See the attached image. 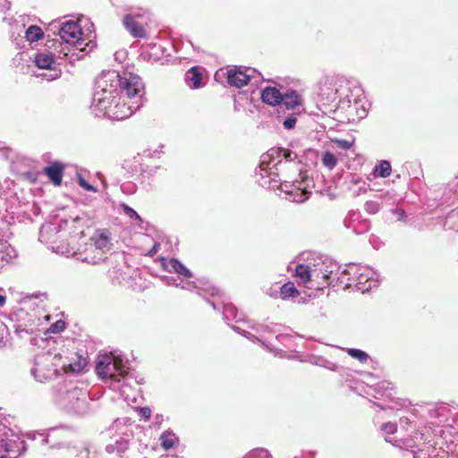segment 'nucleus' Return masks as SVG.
Returning <instances> with one entry per match:
<instances>
[{
    "instance_id": "obj_44",
    "label": "nucleus",
    "mask_w": 458,
    "mask_h": 458,
    "mask_svg": "<svg viewBox=\"0 0 458 458\" xmlns=\"http://www.w3.org/2000/svg\"><path fill=\"white\" fill-rule=\"evenodd\" d=\"M401 428L408 430L410 427L416 428L415 421L409 416H403L399 420Z\"/></svg>"
},
{
    "instance_id": "obj_27",
    "label": "nucleus",
    "mask_w": 458,
    "mask_h": 458,
    "mask_svg": "<svg viewBox=\"0 0 458 458\" xmlns=\"http://www.w3.org/2000/svg\"><path fill=\"white\" fill-rule=\"evenodd\" d=\"M202 74L198 66L191 67L185 74V82L191 89L201 87Z\"/></svg>"
},
{
    "instance_id": "obj_9",
    "label": "nucleus",
    "mask_w": 458,
    "mask_h": 458,
    "mask_svg": "<svg viewBox=\"0 0 458 458\" xmlns=\"http://www.w3.org/2000/svg\"><path fill=\"white\" fill-rule=\"evenodd\" d=\"M208 302L212 306L215 310L221 311L224 316L225 321L229 325V322L233 321L235 323L242 322L247 325L248 321L245 320V315L243 312L239 311L238 309L232 303L227 302L224 299L223 293L219 290V294L215 297L208 299Z\"/></svg>"
},
{
    "instance_id": "obj_34",
    "label": "nucleus",
    "mask_w": 458,
    "mask_h": 458,
    "mask_svg": "<svg viewBox=\"0 0 458 458\" xmlns=\"http://www.w3.org/2000/svg\"><path fill=\"white\" fill-rule=\"evenodd\" d=\"M392 172L391 164L388 160H381L373 169L375 177L386 178L390 176Z\"/></svg>"
},
{
    "instance_id": "obj_2",
    "label": "nucleus",
    "mask_w": 458,
    "mask_h": 458,
    "mask_svg": "<svg viewBox=\"0 0 458 458\" xmlns=\"http://www.w3.org/2000/svg\"><path fill=\"white\" fill-rule=\"evenodd\" d=\"M256 178L264 188L280 187L290 200L297 203L307 200L314 186L313 180L302 170L299 155L284 148H272L261 156Z\"/></svg>"
},
{
    "instance_id": "obj_37",
    "label": "nucleus",
    "mask_w": 458,
    "mask_h": 458,
    "mask_svg": "<svg viewBox=\"0 0 458 458\" xmlns=\"http://www.w3.org/2000/svg\"><path fill=\"white\" fill-rule=\"evenodd\" d=\"M44 37L42 29L37 25H30L25 32V38L30 42H35Z\"/></svg>"
},
{
    "instance_id": "obj_43",
    "label": "nucleus",
    "mask_w": 458,
    "mask_h": 458,
    "mask_svg": "<svg viewBox=\"0 0 458 458\" xmlns=\"http://www.w3.org/2000/svg\"><path fill=\"white\" fill-rule=\"evenodd\" d=\"M163 146H160V149H145L141 154L145 159L148 158H160L163 154Z\"/></svg>"
},
{
    "instance_id": "obj_24",
    "label": "nucleus",
    "mask_w": 458,
    "mask_h": 458,
    "mask_svg": "<svg viewBox=\"0 0 458 458\" xmlns=\"http://www.w3.org/2000/svg\"><path fill=\"white\" fill-rule=\"evenodd\" d=\"M45 174L55 185H60L64 174V166L59 162H54L44 168Z\"/></svg>"
},
{
    "instance_id": "obj_5",
    "label": "nucleus",
    "mask_w": 458,
    "mask_h": 458,
    "mask_svg": "<svg viewBox=\"0 0 458 458\" xmlns=\"http://www.w3.org/2000/svg\"><path fill=\"white\" fill-rule=\"evenodd\" d=\"M81 35V28L73 21L64 22L59 29V36L62 40L74 47L69 50V52H71L70 59L72 61L80 60L86 53H89L94 47L92 41L84 43Z\"/></svg>"
},
{
    "instance_id": "obj_33",
    "label": "nucleus",
    "mask_w": 458,
    "mask_h": 458,
    "mask_svg": "<svg viewBox=\"0 0 458 458\" xmlns=\"http://www.w3.org/2000/svg\"><path fill=\"white\" fill-rule=\"evenodd\" d=\"M247 327L255 331L258 335H259V338H260L261 341H265V342H267V341L262 339L263 334H266V333L276 334L278 332V330L276 328H274L268 325L256 324V323H251L250 321H248V323H247ZM256 336L258 337V335H256Z\"/></svg>"
},
{
    "instance_id": "obj_32",
    "label": "nucleus",
    "mask_w": 458,
    "mask_h": 458,
    "mask_svg": "<svg viewBox=\"0 0 458 458\" xmlns=\"http://www.w3.org/2000/svg\"><path fill=\"white\" fill-rule=\"evenodd\" d=\"M386 441L401 449L412 451L413 448L417 447L416 437L412 436L394 440V442H392L389 438L386 437Z\"/></svg>"
},
{
    "instance_id": "obj_51",
    "label": "nucleus",
    "mask_w": 458,
    "mask_h": 458,
    "mask_svg": "<svg viewBox=\"0 0 458 458\" xmlns=\"http://www.w3.org/2000/svg\"><path fill=\"white\" fill-rule=\"evenodd\" d=\"M77 458H98V455L96 452H92L89 448H84L80 452Z\"/></svg>"
},
{
    "instance_id": "obj_58",
    "label": "nucleus",
    "mask_w": 458,
    "mask_h": 458,
    "mask_svg": "<svg viewBox=\"0 0 458 458\" xmlns=\"http://www.w3.org/2000/svg\"><path fill=\"white\" fill-rule=\"evenodd\" d=\"M443 410L442 409H435V410H432L430 411V415L433 417V416H438L440 415L441 411Z\"/></svg>"
},
{
    "instance_id": "obj_8",
    "label": "nucleus",
    "mask_w": 458,
    "mask_h": 458,
    "mask_svg": "<svg viewBox=\"0 0 458 458\" xmlns=\"http://www.w3.org/2000/svg\"><path fill=\"white\" fill-rule=\"evenodd\" d=\"M64 359L62 353L48 352L38 355L35 365L31 369V374L37 381L51 380L58 374V367H61L60 360Z\"/></svg>"
},
{
    "instance_id": "obj_54",
    "label": "nucleus",
    "mask_w": 458,
    "mask_h": 458,
    "mask_svg": "<svg viewBox=\"0 0 458 458\" xmlns=\"http://www.w3.org/2000/svg\"><path fill=\"white\" fill-rule=\"evenodd\" d=\"M1 11L5 13L11 7V4L7 0H0Z\"/></svg>"
},
{
    "instance_id": "obj_62",
    "label": "nucleus",
    "mask_w": 458,
    "mask_h": 458,
    "mask_svg": "<svg viewBox=\"0 0 458 458\" xmlns=\"http://www.w3.org/2000/svg\"><path fill=\"white\" fill-rule=\"evenodd\" d=\"M4 143L0 141V150L4 149Z\"/></svg>"
},
{
    "instance_id": "obj_12",
    "label": "nucleus",
    "mask_w": 458,
    "mask_h": 458,
    "mask_svg": "<svg viewBox=\"0 0 458 458\" xmlns=\"http://www.w3.org/2000/svg\"><path fill=\"white\" fill-rule=\"evenodd\" d=\"M347 273L357 274L355 288L358 291L364 293L376 286V280H374L376 272L368 267H359L355 264H349Z\"/></svg>"
},
{
    "instance_id": "obj_7",
    "label": "nucleus",
    "mask_w": 458,
    "mask_h": 458,
    "mask_svg": "<svg viewBox=\"0 0 458 458\" xmlns=\"http://www.w3.org/2000/svg\"><path fill=\"white\" fill-rule=\"evenodd\" d=\"M232 329L236 333L243 335L250 341L253 343H261L263 346L268 349L270 352H273L275 355L279 357H285L286 352H295L296 344L294 343V335L290 334H277L276 335V341L278 343V345H276L272 343L261 341L260 338L257 337L252 333L247 331L244 328H242L239 326H231Z\"/></svg>"
},
{
    "instance_id": "obj_35",
    "label": "nucleus",
    "mask_w": 458,
    "mask_h": 458,
    "mask_svg": "<svg viewBox=\"0 0 458 458\" xmlns=\"http://www.w3.org/2000/svg\"><path fill=\"white\" fill-rule=\"evenodd\" d=\"M301 113L299 111L292 112L288 114H284L283 113L281 115H283L279 119V122L282 123L284 128L285 130H292L295 127L296 122H297V115L301 114Z\"/></svg>"
},
{
    "instance_id": "obj_64",
    "label": "nucleus",
    "mask_w": 458,
    "mask_h": 458,
    "mask_svg": "<svg viewBox=\"0 0 458 458\" xmlns=\"http://www.w3.org/2000/svg\"><path fill=\"white\" fill-rule=\"evenodd\" d=\"M411 416H412V417H415V416H416V414H415V410L411 412Z\"/></svg>"
},
{
    "instance_id": "obj_63",
    "label": "nucleus",
    "mask_w": 458,
    "mask_h": 458,
    "mask_svg": "<svg viewBox=\"0 0 458 458\" xmlns=\"http://www.w3.org/2000/svg\"><path fill=\"white\" fill-rule=\"evenodd\" d=\"M157 168H158V166H155V169H154V170H153V169H151V170H150V172H149V174H152V173H153V172H155Z\"/></svg>"
},
{
    "instance_id": "obj_61",
    "label": "nucleus",
    "mask_w": 458,
    "mask_h": 458,
    "mask_svg": "<svg viewBox=\"0 0 458 458\" xmlns=\"http://www.w3.org/2000/svg\"><path fill=\"white\" fill-rule=\"evenodd\" d=\"M79 221H80V218L77 216L76 218H74V219L72 220V223H76V222H79Z\"/></svg>"
},
{
    "instance_id": "obj_47",
    "label": "nucleus",
    "mask_w": 458,
    "mask_h": 458,
    "mask_svg": "<svg viewBox=\"0 0 458 458\" xmlns=\"http://www.w3.org/2000/svg\"><path fill=\"white\" fill-rule=\"evenodd\" d=\"M78 184L88 191L96 192L97 189L88 182L81 174L78 175Z\"/></svg>"
},
{
    "instance_id": "obj_36",
    "label": "nucleus",
    "mask_w": 458,
    "mask_h": 458,
    "mask_svg": "<svg viewBox=\"0 0 458 458\" xmlns=\"http://www.w3.org/2000/svg\"><path fill=\"white\" fill-rule=\"evenodd\" d=\"M310 362L314 365L323 367V368L327 369L332 371H337L339 369V366L336 363L332 362L321 356L311 357L310 360Z\"/></svg>"
},
{
    "instance_id": "obj_26",
    "label": "nucleus",
    "mask_w": 458,
    "mask_h": 458,
    "mask_svg": "<svg viewBox=\"0 0 458 458\" xmlns=\"http://www.w3.org/2000/svg\"><path fill=\"white\" fill-rule=\"evenodd\" d=\"M312 286H308L310 289H323V268L321 267V259H318L313 265H310Z\"/></svg>"
},
{
    "instance_id": "obj_57",
    "label": "nucleus",
    "mask_w": 458,
    "mask_h": 458,
    "mask_svg": "<svg viewBox=\"0 0 458 458\" xmlns=\"http://www.w3.org/2000/svg\"><path fill=\"white\" fill-rule=\"evenodd\" d=\"M267 293L271 296V297H275L276 298L277 296H279V292L276 290V289H272L270 288Z\"/></svg>"
},
{
    "instance_id": "obj_23",
    "label": "nucleus",
    "mask_w": 458,
    "mask_h": 458,
    "mask_svg": "<svg viewBox=\"0 0 458 458\" xmlns=\"http://www.w3.org/2000/svg\"><path fill=\"white\" fill-rule=\"evenodd\" d=\"M293 276L300 284H303L307 287L312 286L310 264H298L294 268Z\"/></svg>"
},
{
    "instance_id": "obj_60",
    "label": "nucleus",
    "mask_w": 458,
    "mask_h": 458,
    "mask_svg": "<svg viewBox=\"0 0 458 458\" xmlns=\"http://www.w3.org/2000/svg\"><path fill=\"white\" fill-rule=\"evenodd\" d=\"M55 344H60V343H63L64 340H63V337L62 336H56L54 338L53 340Z\"/></svg>"
},
{
    "instance_id": "obj_14",
    "label": "nucleus",
    "mask_w": 458,
    "mask_h": 458,
    "mask_svg": "<svg viewBox=\"0 0 458 458\" xmlns=\"http://www.w3.org/2000/svg\"><path fill=\"white\" fill-rule=\"evenodd\" d=\"M181 289L187 290V291H197V293L205 299L208 301V299H210V297H215L216 294H219V289L213 285L208 281L204 280H198L196 282L192 281H182L181 284H179V286Z\"/></svg>"
},
{
    "instance_id": "obj_3",
    "label": "nucleus",
    "mask_w": 458,
    "mask_h": 458,
    "mask_svg": "<svg viewBox=\"0 0 458 458\" xmlns=\"http://www.w3.org/2000/svg\"><path fill=\"white\" fill-rule=\"evenodd\" d=\"M353 90L345 84H327L325 83L320 88L319 98L324 105L332 106L335 108V111L345 110L349 114H352L353 111L358 109L359 100L352 97Z\"/></svg>"
},
{
    "instance_id": "obj_29",
    "label": "nucleus",
    "mask_w": 458,
    "mask_h": 458,
    "mask_svg": "<svg viewBox=\"0 0 458 458\" xmlns=\"http://www.w3.org/2000/svg\"><path fill=\"white\" fill-rule=\"evenodd\" d=\"M347 270L348 267L341 272H337V275L334 279V284L331 285L333 288H342L345 290L352 286V279L351 276H348L349 273H347Z\"/></svg>"
},
{
    "instance_id": "obj_56",
    "label": "nucleus",
    "mask_w": 458,
    "mask_h": 458,
    "mask_svg": "<svg viewBox=\"0 0 458 458\" xmlns=\"http://www.w3.org/2000/svg\"><path fill=\"white\" fill-rule=\"evenodd\" d=\"M6 302V296L4 290L0 288V308L3 307Z\"/></svg>"
},
{
    "instance_id": "obj_39",
    "label": "nucleus",
    "mask_w": 458,
    "mask_h": 458,
    "mask_svg": "<svg viewBox=\"0 0 458 458\" xmlns=\"http://www.w3.org/2000/svg\"><path fill=\"white\" fill-rule=\"evenodd\" d=\"M38 323H35V320H33L32 324L27 325V324H18L16 326V333L19 335H21L22 333L30 334L33 335L36 333Z\"/></svg>"
},
{
    "instance_id": "obj_46",
    "label": "nucleus",
    "mask_w": 458,
    "mask_h": 458,
    "mask_svg": "<svg viewBox=\"0 0 458 458\" xmlns=\"http://www.w3.org/2000/svg\"><path fill=\"white\" fill-rule=\"evenodd\" d=\"M161 445L165 449L168 450L174 446V437L172 435L169 434H163L161 436Z\"/></svg>"
},
{
    "instance_id": "obj_16",
    "label": "nucleus",
    "mask_w": 458,
    "mask_h": 458,
    "mask_svg": "<svg viewBox=\"0 0 458 458\" xmlns=\"http://www.w3.org/2000/svg\"><path fill=\"white\" fill-rule=\"evenodd\" d=\"M72 356L71 358L65 357L63 360H60L61 362V368L65 372H74L79 373L83 370V369L87 366V359L78 352H73L72 354Z\"/></svg>"
},
{
    "instance_id": "obj_48",
    "label": "nucleus",
    "mask_w": 458,
    "mask_h": 458,
    "mask_svg": "<svg viewBox=\"0 0 458 458\" xmlns=\"http://www.w3.org/2000/svg\"><path fill=\"white\" fill-rule=\"evenodd\" d=\"M381 430L386 434L392 435L397 431V425L393 422H386L381 425Z\"/></svg>"
},
{
    "instance_id": "obj_6",
    "label": "nucleus",
    "mask_w": 458,
    "mask_h": 458,
    "mask_svg": "<svg viewBox=\"0 0 458 458\" xmlns=\"http://www.w3.org/2000/svg\"><path fill=\"white\" fill-rule=\"evenodd\" d=\"M95 369L101 378H109L117 383L125 382L129 377L128 368L123 358L114 354L98 356Z\"/></svg>"
},
{
    "instance_id": "obj_22",
    "label": "nucleus",
    "mask_w": 458,
    "mask_h": 458,
    "mask_svg": "<svg viewBox=\"0 0 458 458\" xmlns=\"http://www.w3.org/2000/svg\"><path fill=\"white\" fill-rule=\"evenodd\" d=\"M4 428L2 423H0V431ZM15 442L5 439L0 433V458H16L18 450L14 449Z\"/></svg>"
},
{
    "instance_id": "obj_17",
    "label": "nucleus",
    "mask_w": 458,
    "mask_h": 458,
    "mask_svg": "<svg viewBox=\"0 0 458 458\" xmlns=\"http://www.w3.org/2000/svg\"><path fill=\"white\" fill-rule=\"evenodd\" d=\"M123 24L133 38H145L147 31L142 24L136 21L131 13L124 15Z\"/></svg>"
},
{
    "instance_id": "obj_31",
    "label": "nucleus",
    "mask_w": 458,
    "mask_h": 458,
    "mask_svg": "<svg viewBox=\"0 0 458 458\" xmlns=\"http://www.w3.org/2000/svg\"><path fill=\"white\" fill-rule=\"evenodd\" d=\"M387 195H389L388 192H385V193L381 192L378 196H377V199L366 201L364 204V209L366 210V212L370 215L377 214L382 207L383 196H387Z\"/></svg>"
},
{
    "instance_id": "obj_38",
    "label": "nucleus",
    "mask_w": 458,
    "mask_h": 458,
    "mask_svg": "<svg viewBox=\"0 0 458 458\" xmlns=\"http://www.w3.org/2000/svg\"><path fill=\"white\" fill-rule=\"evenodd\" d=\"M321 161H322L323 165L326 166L327 168H328L329 170L334 169L337 165L336 157L329 151H326L323 154Z\"/></svg>"
},
{
    "instance_id": "obj_30",
    "label": "nucleus",
    "mask_w": 458,
    "mask_h": 458,
    "mask_svg": "<svg viewBox=\"0 0 458 458\" xmlns=\"http://www.w3.org/2000/svg\"><path fill=\"white\" fill-rule=\"evenodd\" d=\"M279 296L283 300L294 299L300 295V292L295 287L293 282L284 284L280 288Z\"/></svg>"
},
{
    "instance_id": "obj_19",
    "label": "nucleus",
    "mask_w": 458,
    "mask_h": 458,
    "mask_svg": "<svg viewBox=\"0 0 458 458\" xmlns=\"http://www.w3.org/2000/svg\"><path fill=\"white\" fill-rule=\"evenodd\" d=\"M283 94L284 92H281L277 88L267 86L261 90L260 98L263 103L278 108L283 99Z\"/></svg>"
},
{
    "instance_id": "obj_25",
    "label": "nucleus",
    "mask_w": 458,
    "mask_h": 458,
    "mask_svg": "<svg viewBox=\"0 0 458 458\" xmlns=\"http://www.w3.org/2000/svg\"><path fill=\"white\" fill-rule=\"evenodd\" d=\"M145 160L142 154H138L133 157L132 159L126 161L125 167L131 172V174L140 173L143 177L145 174L148 173L147 167L144 165L143 161Z\"/></svg>"
},
{
    "instance_id": "obj_53",
    "label": "nucleus",
    "mask_w": 458,
    "mask_h": 458,
    "mask_svg": "<svg viewBox=\"0 0 458 458\" xmlns=\"http://www.w3.org/2000/svg\"><path fill=\"white\" fill-rule=\"evenodd\" d=\"M140 414L145 419H149L151 416V410L148 407H143L140 409Z\"/></svg>"
},
{
    "instance_id": "obj_40",
    "label": "nucleus",
    "mask_w": 458,
    "mask_h": 458,
    "mask_svg": "<svg viewBox=\"0 0 458 458\" xmlns=\"http://www.w3.org/2000/svg\"><path fill=\"white\" fill-rule=\"evenodd\" d=\"M347 353L353 359L358 360L360 362H367L369 356L367 352H365L362 350L355 349V348H350L347 350Z\"/></svg>"
},
{
    "instance_id": "obj_41",
    "label": "nucleus",
    "mask_w": 458,
    "mask_h": 458,
    "mask_svg": "<svg viewBox=\"0 0 458 458\" xmlns=\"http://www.w3.org/2000/svg\"><path fill=\"white\" fill-rule=\"evenodd\" d=\"M121 208H122L123 213L127 216H129L130 218L134 219L135 221H137L139 225L143 222V220L140 216V215L132 208H131L127 204H124V203L121 204Z\"/></svg>"
},
{
    "instance_id": "obj_45",
    "label": "nucleus",
    "mask_w": 458,
    "mask_h": 458,
    "mask_svg": "<svg viewBox=\"0 0 458 458\" xmlns=\"http://www.w3.org/2000/svg\"><path fill=\"white\" fill-rule=\"evenodd\" d=\"M334 144L336 148L346 150L350 149L353 145V140H342V139H335L333 140Z\"/></svg>"
},
{
    "instance_id": "obj_20",
    "label": "nucleus",
    "mask_w": 458,
    "mask_h": 458,
    "mask_svg": "<svg viewBox=\"0 0 458 458\" xmlns=\"http://www.w3.org/2000/svg\"><path fill=\"white\" fill-rule=\"evenodd\" d=\"M16 257V250L7 242L0 240V272Z\"/></svg>"
},
{
    "instance_id": "obj_15",
    "label": "nucleus",
    "mask_w": 458,
    "mask_h": 458,
    "mask_svg": "<svg viewBox=\"0 0 458 458\" xmlns=\"http://www.w3.org/2000/svg\"><path fill=\"white\" fill-rule=\"evenodd\" d=\"M34 62L39 69L50 70L52 72L47 81H53L61 76L62 72L57 68L55 55L48 50L38 52L34 57Z\"/></svg>"
},
{
    "instance_id": "obj_59",
    "label": "nucleus",
    "mask_w": 458,
    "mask_h": 458,
    "mask_svg": "<svg viewBox=\"0 0 458 458\" xmlns=\"http://www.w3.org/2000/svg\"><path fill=\"white\" fill-rule=\"evenodd\" d=\"M348 276H351L352 285L355 286V284L357 283V274H348Z\"/></svg>"
},
{
    "instance_id": "obj_55",
    "label": "nucleus",
    "mask_w": 458,
    "mask_h": 458,
    "mask_svg": "<svg viewBox=\"0 0 458 458\" xmlns=\"http://www.w3.org/2000/svg\"><path fill=\"white\" fill-rule=\"evenodd\" d=\"M165 280V284L168 285H174L176 287L179 286V284L177 283V279L174 277H166Z\"/></svg>"
},
{
    "instance_id": "obj_42",
    "label": "nucleus",
    "mask_w": 458,
    "mask_h": 458,
    "mask_svg": "<svg viewBox=\"0 0 458 458\" xmlns=\"http://www.w3.org/2000/svg\"><path fill=\"white\" fill-rule=\"evenodd\" d=\"M246 458H272V455L267 449L256 448L250 451Z\"/></svg>"
},
{
    "instance_id": "obj_49",
    "label": "nucleus",
    "mask_w": 458,
    "mask_h": 458,
    "mask_svg": "<svg viewBox=\"0 0 458 458\" xmlns=\"http://www.w3.org/2000/svg\"><path fill=\"white\" fill-rule=\"evenodd\" d=\"M65 327V323L63 320H57L55 323L52 324L49 327V331L54 334H58L62 332Z\"/></svg>"
},
{
    "instance_id": "obj_50",
    "label": "nucleus",
    "mask_w": 458,
    "mask_h": 458,
    "mask_svg": "<svg viewBox=\"0 0 458 458\" xmlns=\"http://www.w3.org/2000/svg\"><path fill=\"white\" fill-rule=\"evenodd\" d=\"M446 190L458 196V177H455L447 184Z\"/></svg>"
},
{
    "instance_id": "obj_18",
    "label": "nucleus",
    "mask_w": 458,
    "mask_h": 458,
    "mask_svg": "<svg viewBox=\"0 0 458 458\" xmlns=\"http://www.w3.org/2000/svg\"><path fill=\"white\" fill-rule=\"evenodd\" d=\"M321 267L323 268L322 287L334 284V279L339 270V266L333 260L326 258L321 259Z\"/></svg>"
},
{
    "instance_id": "obj_1",
    "label": "nucleus",
    "mask_w": 458,
    "mask_h": 458,
    "mask_svg": "<svg viewBox=\"0 0 458 458\" xmlns=\"http://www.w3.org/2000/svg\"><path fill=\"white\" fill-rule=\"evenodd\" d=\"M144 93L138 75L109 71L96 80L90 110L97 117L124 120L143 106Z\"/></svg>"
},
{
    "instance_id": "obj_11",
    "label": "nucleus",
    "mask_w": 458,
    "mask_h": 458,
    "mask_svg": "<svg viewBox=\"0 0 458 458\" xmlns=\"http://www.w3.org/2000/svg\"><path fill=\"white\" fill-rule=\"evenodd\" d=\"M110 241L108 235L102 232L100 233L95 239L94 244H91L90 247L96 250H99L102 253H104L106 250H109ZM62 253L65 254L66 256H78L77 259H81L83 262L90 263V264H98L100 261H104L106 259L103 257V254H101L100 257L97 258L89 257L88 254H85L84 256L81 253H77L75 251H71L69 250L65 251H62Z\"/></svg>"
},
{
    "instance_id": "obj_10",
    "label": "nucleus",
    "mask_w": 458,
    "mask_h": 458,
    "mask_svg": "<svg viewBox=\"0 0 458 458\" xmlns=\"http://www.w3.org/2000/svg\"><path fill=\"white\" fill-rule=\"evenodd\" d=\"M256 75L261 77V73L256 69L245 66H233L227 71L226 79L230 86L241 89L247 85Z\"/></svg>"
},
{
    "instance_id": "obj_52",
    "label": "nucleus",
    "mask_w": 458,
    "mask_h": 458,
    "mask_svg": "<svg viewBox=\"0 0 458 458\" xmlns=\"http://www.w3.org/2000/svg\"><path fill=\"white\" fill-rule=\"evenodd\" d=\"M413 458H428L431 457L426 451L422 449H419L417 451H412Z\"/></svg>"
},
{
    "instance_id": "obj_21",
    "label": "nucleus",
    "mask_w": 458,
    "mask_h": 458,
    "mask_svg": "<svg viewBox=\"0 0 458 458\" xmlns=\"http://www.w3.org/2000/svg\"><path fill=\"white\" fill-rule=\"evenodd\" d=\"M164 267L169 273H175L183 278L192 277L191 270L177 259H170Z\"/></svg>"
},
{
    "instance_id": "obj_13",
    "label": "nucleus",
    "mask_w": 458,
    "mask_h": 458,
    "mask_svg": "<svg viewBox=\"0 0 458 458\" xmlns=\"http://www.w3.org/2000/svg\"><path fill=\"white\" fill-rule=\"evenodd\" d=\"M304 110V101L302 96L294 89H286L283 94V99L277 108L278 118L283 115L281 114L286 111L302 112Z\"/></svg>"
},
{
    "instance_id": "obj_4",
    "label": "nucleus",
    "mask_w": 458,
    "mask_h": 458,
    "mask_svg": "<svg viewBox=\"0 0 458 458\" xmlns=\"http://www.w3.org/2000/svg\"><path fill=\"white\" fill-rule=\"evenodd\" d=\"M55 401L62 409L79 416L86 415L89 411L87 392L72 384L61 388Z\"/></svg>"
},
{
    "instance_id": "obj_28",
    "label": "nucleus",
    "mask_w": 458,
    "mask_h": 458,
    "mask_svg": "<svg viewBox=\"0 0 458 458\" xmlns=\"http://www.w3.org/2000/svg\"><path fill=\"white\" fill-rule=\"evenodd\" d=\"M129 448V441L122 437L114 440V443H110L106 446V451L108 454H116L122 456L123 453Z\"/></svg>"
}]
</instances>
